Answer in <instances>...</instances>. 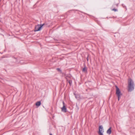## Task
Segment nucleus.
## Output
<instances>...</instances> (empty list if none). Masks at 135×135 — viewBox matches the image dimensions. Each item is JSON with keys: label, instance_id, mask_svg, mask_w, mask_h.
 <instances>
[{"label": "nucleus", "instance_id": "14", "mask_svg": "<svg viewBox=\"0 0 135 135\" xmlns=\"http://www.w3.org/2000/svg\"><path fill=\"white\" fill-rule=\"evenodd\" d=\"M62 104L63 105V106H65V103L64 102V101L62 102Z\"/></svg>", "mask_w": 135, "mask_h": 135}, {"label": "nucleus", "instance_id": "8", "mask_svg": "<svg viewBox=\"0 0 135 135\" xmlns=\"http://www.w3.org/2000/svg\"><path fill=\"white\" fill-rule=\"evenodd\" d=\"M41 104V102L40 101L37 102L36 103V105L37 106H39Z\"/></svg>", "mask_w": 135, "mask_h": 135}, {"label": "nucleus", "instance_id": "18", "mask_svg": "<svg viewBox=\"0 0 135 135\" xmlns=\"http://www.w3.org/2000/svg\"><path fill=\"white\" fill-rule=\"evenodd\" d=\"M118 4H117L116 5L117 6H118Z\"/></svg>", "mask_w": 135, "mask_h": 135}, {"label": "nucleus", "instance_id": "5", "mask_svg": "<svg viewBox=\"0 0 135 135\" xmlns=\"http://www.w3.org/2000/svg\"><path fill=\"white\" fill-rule=\"evenodd\" d=\"M61 111L62 112H67V108H66L65 106H64L61 108Z\"/></svg>", "mask_w": 135, "mask_h": 135}, {"label": "nucleus", "instance_id": "17", "mask_svg": "<svg viewBox=\"0 0 135 135\" xmlns=\"http://www.w3.org/2000/svg\"><path fill=\"white\" fill-rule=\"evenodd\" d=\"M50 135H52V134L51 133H50Z\"/></svg>", "mask_w": 135, "mask_h": 135}, {"label": "nucleus", "instance_id": "6", "mask_svg": "<svg viewBox=\"0 0 135 135\" xmlns=\"http://www.w3.org/2000/svg\"><path fill=\"white\" fill-rule=\"evenodd\" d=\"M82 71L85 73H87V68L85 65L84 67L82 70Z\"/></svg>", "mask_w": 135, "mask_h": 135}, {"label": "nucleus", "instance_id": "12", "mask_svg": "<svg viewBox=\"0 0 135 135\" xmlns=\"http://www.w3.org/2000/svg\"><path fill=\"white\" fill-rule=\"evenodd\" d=\"M122 5L123 7L126 8V7L125 6V5H124V4H122Z\"/></svg>", "mask_w": 135, "mask_h": 135}, {"label": "nucleus", "instance_id": "10", "mask_svg": "<svg viewBox=\"0 0 135 135\" xmlns=\"http://www.w3.org/2000/svg\"><path fill=\"white\" fill-rule=\"evenodd\" d=\"M56 70L59 71L61 73L62 72L61 70L59 68H57L56 69Z\"/></svg>", "mask_w": 135, "mask_h": 135}, {"label": "nucleus", "instance_id": "13", "mask_svg": "<svg viewBox=\"0 0 135 135\" xmlns=\"http://www.w3.org/2000/svg\"><path fill=\"white\" fill-rule=\"evenodd\" d=\"M112 10L114 11H117V9L114 8Z\"/></svg>", "mask_w": 135, "mask_h": 135}, {"label": "nucleus", "instance_id": "4", "mask_svg": "<svg viewBox=\"0 0 135 135\" xmlns=\"http://www.w3.org/2000/svg\"><path fill=\"white\" fill-rule=\"evenodd\" d=\"M115 87L116 88V94L117 96L122 95V94L119 88L117 86H115Z\"/></svg>", "mask_w": 135, "mask_h": 135}, {"label": "nucleus", "instance_id": "15", "mask_svg": "<svg viewBox=\"0 0 135 135\" xmlns=\"http://www.w3.org/2000/svg\"><path fill=\"white\" fill-rule=\"evenodd\" d=\"M88 57L87 58V61H88V60H89V59L88 58Z\"/></svg>", "mask_w": 135, "mask_h": 135}, {"label": "nucleus", "instance_id": "11", "mask_svg": "<svg viewBox=\"0 0 135 135\" xmlns=\"http://www.w3.org/2000/svg\"><path fill=\"white\" fill-rule=\"evenodd\" d=\"M121 95H120V96H117V97H118V101H119L120 99L121 98Z\"/></svg>", "mask_w": 135, "mask_h": 135}, {"label": "nucleus", "instance_id": "16", "mask_svg": "<svg viewBox=\"0 0 135 135\" xmlns=\"http://www.w3.org/2000/svg\"><path fill=\"white\" fill-rule=\"evenodd\" d=\"M77 96L78 95H75V98H77Z\"/></svg>", "mask_w": 135, "mask_h": 135}, {"label": "nucleus", "instance_id": "1", "mask_svg": "<svg viewBox=\"0 0 135 135\" xmlns=\"http://www.w3.org/2000/svg\"><path fill=\"white\" fill-rule=\"evenodd\" d=\"M134 84L133 81L131 78L128 81V91L131 92L134 89Z\"/></svg>", "mask_w": 135, "mask_h": 135}, {"label": "nucleus", "instance_id": "3", "mask_svg": "<svg viewBox=\"0 0 135 135\" xmlns=\"http://www.w3.org/2000/svg\"><path fill=\"white\" fill-rule=\"evenodd\" d=\"M99 131L98 133L99 135H103V133L104 132V129L102 126H100L99 127Z\"/></svg>", "mask_w": 135, "mask_h": 135}, {"label": "nucleus", "instance_id": "7", "mask_svg": "<svg viewBox=\"0 0 135 135\" xmlns=\"http://www.w3.org/2000/svg\"><path fill=\"white\" fill-rule=\"evenodd\" d=\"M111 127H110L107 130V133L109 134H110L112 132L111 130Z\"/></svg>", "mask_w": 135, "mask_h": 135}, {"label": "nucleus", "instance_id": "2", "mask_svg": "<svg viewBox=\"0 0 135 135\" xmlns=\"http://www.w3.org/2000/svg\"><path fill=\"white\" fill-rule=\"evenodd\" d=\"M44 23L43 24L39 25L38 24L35 26V31H37L41 30L42 26L44 25Z\"/></svg>", "mask_w": 135, "mask_h": 135}, {"label": "nucleus", "instance_id": "9", "mask_svg": "<svg viewBox=\"0 0 135 135\" xmlns=\"http://www.w3.org/2000/svg\"><path fill=\"white\" fill-rule=\"evenodd\" d=\"M68 83H69L70 85L71 86L72 84V81L71 80H70L68 81Z\"/></svg>", "mask_w": 135, "mask_h": 135}]
</instances>
